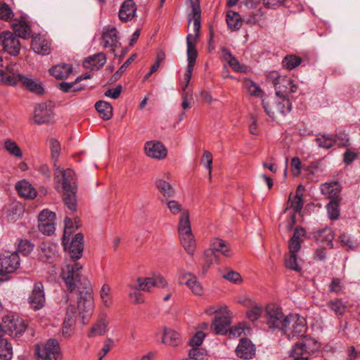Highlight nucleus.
<instances>
[{"label":"nucleus","mask_w":360,"mask_h":360,"mask_svg":"<svg viewBox=\"0 0 360 360\" xmlns=\"http://www.w3.org/2000/svg\"><path fill=\"white\" fill-rule=\"evenodd\" d=\"M34 248V244L27 239H20L17 250L15 252L21 253L24 256L28 255Z\"/></svg>","instance_id":"50"},{"label":"nucleus","mask_w":360,"mask_h":360,"mask_svg":"<svg viewBox=\"0 0 360 360\" xmlns=\"http://www.w3.org/2000/svg\"><path fill=\"white\" fill-rule=\"evenodd\" d=\"M293 347L303 354H313L320 349L321 343L309 335H305L302 342H296Z\"/></svg>","instance_id":"21"},{"label":"nucleus","mask_w":360,"mask_h":360,"mask_svg":"<svg viewBox=\"0 0 360 360\" xmlns=\"http://www.w3.org/2000/svg\"><path fill=\"white\" fill-rule=\"evenodd\" d=\"M179 280L181 283H184L195 295L202 294L203 288L195 275L180 271Z\"/></svg>","instance_id":"19"},{"label":"nucleus","mask_w":360,"mask_h":360,"mask_svg":"<svg viewBox=\"0 0 360 360\" xmlns=\"http://www.w3.org/2000/svg\"><path fill=\"white\" fill-rule=\"evenodd\" d=\"M108 322L105 319L99 320L91 328L90 333L89 334V337L96 336V335H103L106 330L108 327Z\"/></svg>","instance_id":"49"},{"label":"nucleus","mask_w":360,"mask_h":360,"mask_svg":"<svg viewBox=\"0 0 360 360\" xmlns=\"http://www.w3.org/2000/svg\"><path fill=\"white\" fill-rule=\"evenodd\" d=\"M64 223L65 227L62 240L63 244H65L67 238H70V235L72 233L75 229H77L80 226L79 220L75 219V222L74 224L72 219L68 217H65Z\"/></svg>","instance_id":"40"},{"label":"nucleus","mask_w":360,"mask_h":360,"mask_svg":"<svg viewBox=\"0 0 360 360\" xmlns=\"http://www.w3.org/2000/svg\"><path fill=\"white\" fill-rule=\"evenodd\" d=\"M13 30L17 37L27 39L30 37L31 28L28 21L20 20L12 25Z\"/></svg>","instance_id":"31"},{"label":"nucleus","mask_w":360,"mask_h":360,"mask_svg":"<svg viewBox=\"0 0 360 360\" xmlns=\"http://www.w3.org/2000/svg\"><path fill=\"white\" fill-rule=\"evenodd\" d=\"M192 232L190 222V215L188 210H184L181 212L179 225H178V233L179 235H183L184 233Z\"/></svg>","instance_id":"37"},{"label":"nucleus","mask_w":360,"mask_h":360,"mask_svg":"<svg viewBox=\"0 0 360 360\" xmlns=\"http://www.w3.org/2000/svg\"><path fill=\"white\" fill-rule=\"evenodd\" d=\"M226 23L232 31H237L242 26V18L238 13L230 10L226 13Z\"/></svg>","instance_id":"34"},{"label":"nucleus","mask_w":360,"mask_h":360,"mask_svg":"<svg viewBox=\"0 0 360 360\" xmlns=\"http://www.w3.org/2000/svg\"><path fill=\"white\" fill-rule=\"evenodd\" d=\"M62 174L63 202L72 212L77 210V185L73 170L68 169L60 172Z\"/></svg>","instance_id":"2"},{"label":"nucleus","mask_w":360,"mask_h":360,"mask_svg":"<svg viewBox=\"0 0 360 360\" xmlns=\"http://www.w3.org/2000/svg\"><path fill=\"white\" fill-rule=\"evenodd\" d=\"M136 57V54H132L122 65L121 67L113 74V75L110 79V83H114L116 81L119 80L122 74L126 71L127 68L129 65L134 60Z\"/></svg>","instance_id":"46"},{"label":"nucleus","mask_w":360,"mask_h":360,"mask_svg":"<svg viewBox=\"0 0 360 360\" xmlns=\"http://www.w3.org/2000/svg\"><path fill=\"white\" fill-rule=\"evenodd\" d=\"M327 306L335 313L338 316H342L346 310V306L343 302L340 299L330 300Z\"/></svg>","instance_id":"47"},{"label":"nucleus","mask_w":360,"mask_h":360,"mask_svg":"<svg viewBox=\"0 0 360 360\" xmlns=\"http://www.w3.org/2000/svg\"><path fill=\"white\" fill-rule=\"evenodd\" d=\"M136 6L134 0H125L121 4L119 11V18L122 22L132 20L136 12Z\"/></svg>","instance_id":"24"},{"label":"nucleus","mask_w":360,"mask_h":360,"mask_svg":"<svg viewBox=\"0 0 360 360\" xmlns=\"http://www.w3.org/2000/svg\"><path fill=\"white\" fill-rule=\"evenodd\" d=\"M263 309L262 307L255 304L247 311V317L252 321H256L262 314Z\"/></svg>","instance_id":"52"},{"label":"nucleus","mask_w":360,"mask_h":360,"mask_svg":"<svg viewBox=\"0 0 360 360\" xmlns=\"http://www.w3.org/2000/svg\"><path fill=\"white\" fill-rule=\"evenodd\" d=\"M154 185L166 200L174 197L175 194V189L172 187L170 183L166 180L161 178H157L154 181Z\"/></svg>","instance_id":"29"},{"label":"nucleus","mask_w":360,"mask_h":360,"mask_svg":"<svg viewBox=\"0 0 360 360\" xmlns=\"http://www.w3.org/2000/svg\"><path fill=\"white\" fill-rule=\"evenodd\" d=\"M100 117L104 120H109L112 117V106L107 101H98L95 104Z\"/></svg>","instance_id":"32"},{"label":"nucleus","mask_w":360,"mask_h":360,"mask_svg":"<svg viewBox=\"0 0 360 360\" xmlns=\"http://www.w3.org/2000/svg\"><path fill=\"white\" fill-rule=\"evenodd\" d=\"M297 84L291 77L283 76L278 83H276V96H285L290 97L292 93L297 91Z\"/></svg>","instance_id":"13"},{"label":"nucleus","mask_w":360,"mask_h":360,"mask_svg":"<svg viewBox=\"0 0 360 360\" xmlns=\"http://www.w3.org/2000/svg\"><path fill=\"white\" fill-rule=\"evenodd\" d=\"M245 86L248 91V92L254 96H259L262 93V89L256 84L254 82L251 80H248L245 82Z\"/></svg>","instance_id":"62"},{"label":"nucleus","mask_w":360,"mask_h":360,"mask_svg":"<svg viewBox=\"0 0 360 360\" xmlns=\"http://www.w3.org/2000/svg\"><path fill=\"white\" fill-rule=\"evenodd\" d=\"M137 285H130L129 288L135 290L149 291L151 288L155 286V283H154L153 277H139L137 278Z\"/></svg>","instance_id":"39"},{"label":"nucleus","mask_w":360,"mask_h":360,"mask_svg":"<svg viewBox=\"0 0 360 360\" xmlns=\"http://www.w3.org/2000/svg\"><path fill=\"white\" fill-rule=\"evenodd\" d=\"M50 147L51 157L53 160H56L60 153V144L56 139H52L50 141Z\"/></svg>","instance_id":"63"},{"label":"nucleus","mask_w":360,"mask_h":360,"mask_svg":"<svg viewBox=\"0 0 360 360\" xmlns=\"http://www.w3.org/2000/svg\"><path fill=\"white\" fill-rule=\"evenodd\" d=\"M102 43L104 48L110 47L111 52L115 53V48L119 44L118 32L115 27H105L101 36Z\"/></svg>","instance_id":"11"},{"label":"nucleus","mask_w":360,"mask_h":360,"mask_svg":"<svg viewBox=\"0 0 360 360\" xmlns=\"http://www.w3.org/2000/svg\"><path fill=\"white\" fill-rule=\"evenodd\" d=\"M191 8L193 18L188 17V24L193 20V28L195 34H188L186 37V46H188V42L195 44H196L200 31V18H201V8L199 0L191 1Z\"/></svg>","instance_id":"6"},{"label":"nucleus","mask_w":360,"mask_h":360,"mask_svg":"<svg viewBox=\"0 0 360 360\" xmlns=\"http://www.w3.org/2000/svg\"><path fill=\"white\" fill-rule=\"evenodd\" d=\"M315 141L319 148L330 149L337 143V139L332 134L319 133Z\"/></svg>","instance_id":"33"},{"label":"nucleus","mask_w":360,"mask_h":360,"mask_svg":"<svg viewBox=\"0 0 360 360\" xmlns=\"http://www.w3.org/2000/svg\"><path fill=\"white\" fill-rule=\"evenodd\" d=\"M38 228L41 233L47 236L52 235L55 231L54 222H38Z\"/></svg>","instance_id":"55"},{"label":"nucleus","mask_w":360,"mask_h":360,"mask_svg":"<svg viewBox=\"0 0 360 360\" xmlns=\"http://www.w3.org/2000/svg\"><path fill=\"white\" fill-rule=\"evenodd\" d=\"M105 63V54L100 52L86 58L83 61V66L86 69L97 71L103 68Z\"/></svg>","instance_id":"23"},{"label":"nucleus","mask_w":360,"mask_h":360,"mask_svg":"<svg viewBox=\"0 0 360 360\" xmlns=\"http://www.w3.org/2000/svg\"><path fill=\"white\" fill-rule=\"evenodd\" d=\"M15 188L18 194L27 199H33L37 195V192L35 188L26 181H20L15 185Z\"/></svg>","instance_id":"28"},{"label":"nucleus","mask_w":360,"mask_h":360,"mask_svg":"<svg viewBox=\"0 0 360 360\" xmlns=\"http://www.w3.org/2000/svg\"><path fill=\"white\" fill-rule=\"evenodd\" d=\"M262 107L265 112L272 120L275 119V114L278 112L283 116H286L292 110V103L290 97L285 96H276L262 100Z\"/></svg>","instance_id":"4"},{"label":"nucleus","mask_w":360,"mask_h":360,"mask_svg":"<svg viewBox=\"0 0 360 360\" xmlns=\"http://www.w3.org/2000/svg\"><path fill=\"white\" fill-rule=\"evenodd\" d=\"M210 249L218 253L221 252L225 257L231 255L229 249L226 247V242L219 238H214L211 240Z\"/></svg>","instance_id":"38"},{"label":"nucleus","mask_w":360,"mask_h":360,"mask_svg":"<svg viewBox=\"0 0 360 360\" xmlns=\"http://www.w3.org/2000/svg\"><path fill=\"white\" fill-rule=\"evenodd\" d=\"M290 323H292V330L289 334L290 338H304L305 336L304 334L308 330V326L304 318L298 314H290Z\"/></svg>","instance_id":"14"},{"label":"nucleus","mask_w":360,"mask_h":360,"mask_svg":"<svg viewBox=\"0 0 360 360\" xmlns=\"http://www.w3.org/2000/svg\"><path fill=\"white\" fill-rule=\"evenodd\" d=\"M56 214L48 210H42L38 217V222H54Z\"/></svg>","instance_id":"58"},{"label":"nucleus","mask_w":360,"mask_h":360,"mask_svg":"<svg viewBox=\"0 0 360 360\" xmlns=\"http://www.w3.org/2000/svg\"><path fill=\"white\" fill-rule=\"evenodd\" d=\"M144 149L147 156L157 160H162L167 155V149L158 141H147Z\"/></svg>","instance_id":"12"},{"label":"nucleus","mask_w":360,"mask_h":360,"mask_svg":"<svg viewBox=\"0 0 360 360\" xmlns=\"http://www.w3.org/2000/svg\"><path fill=\"white\" fill-rule=\"evenodd\" d=\"M6 334L15 338L20 337L27 328L25 321L18 316H9L3 319Z\"/></svg>","instance_id":"8"},{"label":"nucleus","mask_w":360,"mask_h":360,"mask_svg":"<svg viewBox=\"0 0 360 360\" xmlns=\"http://www.w3.org/2000/svg\"><path fill=\"white\" fill-rule=\"evenodd\" d=\"M13 356V347L6 339L0 338V357L4 360H10Z\"/></svg>","instance_id":"44"},{"label":"nucleus","mask_w":360,"mask_h":360,"mask_svg":"<svg viewBox=\"0 0 360 360\" xmlns=\"http://www.w3.org/2000/svg\"><path fill=\"white\" fill-rule=\"evenodd\" d=\"M342 191V186L338 181L326 182L321 185V192L327 198L341 200L340 195Z\"/></svg>","instance_id":"22"},{"label":"nucleus","mask_w":360,"mask_h":360,"mask_svg":"<svg viewBox=\"0 0 360 360\" xmlns=\"http://www.w3.org/2000/svg\"><path fill=\"white\" fill-rule=\"evenodd\" d=\"M76 79L72 82H62L59 83L57 87L63 93L77 92L84 89V86L77 85Z\"/></svg>","instance_id":"43"},{"label":"nucleus","mask_w":360,"mask_h":360,"mask_svg":"<svg viewBox=\"0 0 360 360\" xmlns=\"http://www.w3.org/2000/svg\"><path fill=\"white\" fill-rule=\"evenodd\" d=\"M29 302L32 308L39 310L44 306L45 296L44 285L41 282H35L30 296Z\"/></svg>","instance_id":"16"},{"label":"nucleus","mask_w":360,"mask_h":360,"mask_svg":"<svg viewBox=\"0 0 360 360\" xmlns=\"http://www.w3.org/2000/svg\"><path fill=\"white\" fill-rule=\"evenodd\" d=\"M18 78L22 87L27 91L37 95H42L44 94V89L41 83L36 82L32 78L24 75H18Z\"/></svg>","instance_id":"25"},{"label":"nucleus","mask_w":360,"mask_h":360,"mask_svg":"<svg viewBox=\"0 0 360 360\" xmlns=\"http://www.w3.org/2000/svg\"><path fill=\"white\" fill-rule=\"evenodd\" d=\"M20 257L18 252H6L0 255V269L5 275L11 274L20 266Z\"/></svg>","instance_id":"10"},{"label":"nucleus","mask_w":360,"mask_h":360,"mask_svg":"<svg viewBox=\"0 0 360 360\" xmlns=\"http://www.w3.org/2000/svg\"><path fill=\"white\" fill-rule=\"evenodd\" d=\"M202 162L204 164L205 167L209 170L210 179H211L212 169V155L210 151L205 150L203 153Z\"/></svg>","instance_id":"60"},{"label":"nucleus","mask_w":360,"mask_h":360,"mask_svg":"<svg viewBox=\"0 0 360 360\" xmlns=\"http://www.w3.org/2000/svg\"><path fill=\"white\" fill-rule=\"evenodd\" d=\"M264 316L270 329L286 334L290 324V314L285 316L281 307L271 304L266 307Z\"/></svg>","instance_id":"3"},{"label":"nucleus","mask_w":360,"mask_h":360,"mask_svg":"<svg viewBox=\"0 0 360 360\" xmlns=\"http://www.w3.org/2000/svg\"><path fill=\"white\" fill-rule=\"evenodd\" d=\"M14 16L11 8L5 2H0V18L8 21Z\"/></svg>","instance_id":"51"},{"label":"nucleus","mask_w":360,"mask_h":360,"mask_svg":"<svg viewBox=\"0 0 360 360\" xmlns=\"http://www.w3.org/2000/svg\"><path fill=\"white\" fill-rule=\"evenodd\" d=\"M256 352L255 345L246 338L240 340L236 349V354L240 359L248 360L252 359Z\"/></svg>","instance_id":"15"},{"label":"nucleus","mask_w":360,"mask_h":360,"mask_svg":"<svg viewBox=\"0 0 360 360\" xmlns=\"http://www.w3.org/2000/svg\"><path fill=\"white\" fill-rule=\"evenodd\" d=\"M302 58L296 55H287L282 61L283 67L288 70H292L298 67L302 63Z\"/></svg>","instance_id":"42"},{"label":"nucleus","mask_w":360,"mask_h":360,"mask_svg":"<svg viewBox=\"0 0 360 360\" xmlns=\"http://www.w3.org/2000/svg\"><path fill=\"white\" fill-rule=\"evenodd\" d=\"M30 46L37 54L46 56L50 53L51 49L48 41L37 36L32 38Z\"/></svg>","instance_id":"30"},{"label":"nucleus","mask_w":360,"mask_h":360,"mask_svg":"<svg viewBox=\"0 0 360 360\" xmlns=\"http://www.w3.org/2000/svg\"><path fill=\"white\" fill-rule=\"evenodd\" d=\"M0 39L4 51L11 56H16L20 50V43L18 38L10 31L0 34Z\"/></svg>","instance_id":"9"},{"label":"nucleus","mask_w":360,"mask_h":360,"mask_svg":"<svg viewBox=\"0 0 360 360\" xmlns=\"http://www.w3.org/2000/svg\"><path fill=\"white\" fill-rule=\"evenodd\" d=\"M82 265L76 262L73 265L67 264L60 274L68 290L79 295L77 310L83 323L88 322L94 309L92 288L89 280L83 276L80 271Z\"/></svg>","instance_id":"1"},{"label":"nucleus","mask_w":360,"mask_h":360,"mask_svg":"<svg viewBox=\"0 0 360 360\" xmlns=\"http://www.w3.org/2000/svg\"><path fill=\"white\" fill-rule=\"evenodd\" d=\"M49 72L57 79H65L72 73V66L67 63L58 64L50 68Z\"/></svg>","instance_id":"27"},{"label":"nucleus","mask_w":360,"mask_h":360,"mask_svg":"<svg viewBox=\"0 0 360 360\" xmlns=\"http://www.w3.org/2000/svg\"><path fill=\"white\" fill-rule=\"evenodd\" d=\"M311 237L322 245H326L331 248H333V240L335 234L332 229L325 227L317 230H314L311 233Z\"/></svg>","instance_id":"17"},{"label":"nucleus","mask_w":360,"mask_h":360,"mask_svg":"<svg viewBox=\"0 0 360 360\" xmlns=\"http://www.w3.org/2000/svg\"><path fill=\"white\" fill-rule=\"evenodd\" d=\"M37 251L38 259L44 263H53L58 256L57 247L48 243H42L37 249Z\"/></svg>","instance_id":"18"},{"label":"nucleus","mask_w":360,"mask_h":360,"mask_svg":"<svg viewBox=\"0 0 360 360\" xmlns=\"http://www.w3.org/2000/svg\"><path fill=\"white\" fill-rule=\"evenodd\" d=\"M205 336V333L201 330L196 332L189 340V345L192 348L198 347L202 345Z\"/></svg>","instance_id":"54"},{"label":"nucleus","mask_w":360,"mask_h":360,"mask_svg":"<svg viewBox=\"0 0 360 360\" xmlns=\"http://www.w3.org/2000/svg\"><path fill=\"white\" fill-rule=\"evenodd\" d=\"M162 342L175 347L180 343V334L176 331L165 328L164 329Z\"/></svg>","instance_id":"35"},{"label":"nucleus","mask_w":360,"mask_h":360,"mask_svg":"<svg viewBox=\"0 0 360 360\" xmlns=\"http://www.w3.org/2000/svg\"><path fill=\"white\" fill-rule=\"evenodd\" d=\"M302 194L297 193L294 199L291 201L290 207L293 210L295 213L301 212L303 207Z\"/></svg>","instance_id":"57"},{"label":"nucleus","mask_w":360,"mask_h":360,"mask_svg":"<svg viewBox=\"0 0 360 360\" xmlns=\"http://www.w3.org/2000/svg\"><path fill=\"white\" fill-rule=\"evenodd\" d=\"M340 201L339 199H333L326 205L329 218L332 220L338 219L340 216Z\"/></svg>","instance_id":"45"},{"label":"nucleus","mask_w":360,"mask_h":360,"mask_svg":"<svg viewBox=\"0 0 360 360\" xmlns=\"http://www.w3.org/2000/svg\"><path fill=\"white\" fill-rule=\"evenodd\" d=\"M188 355L191 359L203 360L208 354L205 349L197 347L190 349Z\"/></svg>","instance_id":"56"},{"label":"nucleus","mask_w":360,"mask_h":360,"mask_svg":"<svg viewBox=\"0 0 360 360\" xmlns=\"http://www.w3.org/2000/svg\"><path fill=\"white\" fill-rule=\"evenodd\" d=\"M305 170L311 174H314L315 173L321 172L323 170L321 162L320 161L311 162L305 169Z\"/></svg>","instance_id":"64"},{"label":"nucleus","mask_w":360,"mask_h":360,"mask_svg":"<svg viewBox=\"0 0 360 360\" xmlns=\"http://www.w3.org/2000/svg\"><path fill=\"white\" fill-rule=\"evenodd\" d=\"M181 243L189 255H193L195 250V240L192 232L184 233L179 236Z\"/></svg>","instance_id":"36"},{"label":"nucleus","mask_w":360,"mask_h":360,"mask_svg":"<svg viewBox=\"0 0 360 360\" xmlns=\"http://www.w3.org/2000/svg\"><path fill=\"white\" fill-rule=\"evenodd\" d=\"M231 325V319L229 316H223L215 317L212 321V330L217 335H225L228 332L229 327Z\"/></svg>","instance_id":"26"},{"label":"nucleus","mask_w":360,"mask_h":360,"mask_svg":"<svg viewBox=\"0 0 360 360\" xmlns=\"http://www.w3.org/2000/svg\"><path fill=\"white\" fill-rule=\"evenodd\" d=\"M70 238H67L65 244H63L64 250L68 253L72 260H77L82 257L84 250V235L78 233L75 235L69 243Z\"/></svg>","instance_id":"7"},{"label":"nucleus","mask_w":360,"mask_h":360,"mask_svg":"<svg viewBox=\"0 0 360 360\" xmlns=\"http://www.w3.org/2000/svg\"><path fill=\"white\" fill-rule=\"evenodd\" d=\"M5 148L11 155L17 158H21L22 155L20 148L14 141L6 140L5 141Z\"/></svg>","instance_id":"53"},{"label":"nucleus","mask_w":360,"mask_h":360,"mask_svg":"<svg viewBox=\"0 0 360 360\" xmlns=\"http://www.w3.org/2000/svg\"><path fill=\"white\" fill-rule=\"evenodd\" d=\"M37 360H57L60 356V347L56 339H49L46 343L35 348Z\"/></svg>","instance_id":"5"},{"label":"nucleus","mask_w":360,"mask_h":360,"mask_svg":"<svg viewBox=\"0 0 360 360\" xmlns=\"http://www.w3.org/2000/svg\"><path fill=\"white\" fill-rule=\"evenodd\" d=\"M53 117V112L46 103H39L35 107L33 116L35 124L40 125L49 123Z\"/></svg>","instance_id":"20"},{"label":"nucleus","mask_w":360,"mask_h":360,"mask_svg":"<svg viewBox=\"0 0 360 360\" xmlns=\"http://www.w3.org/2000/svg\"><path fill=\"white\" fill-rule=\"evenodd\" d=\"M340 240L342 246H343L347 250L354 251L360 248V243L345 233L340 235Z\"/></svg>","instance_id":"41"},{"label":"nucleus","mask_w":360,"mask_h":360,"mask_svg":"<svg viewBox=\"0 0 360 360\" xmlns=\"http://www.w3.org/2000/svg\"><path fill=\"white\" fill-rule=\"evenodd\" d=\"M75 319L71 318L64 319L63 326V334L65 337H70L75 326Z\"/></svg>","instance_id":"59"},{"label":"nucleus","mask_w":360,"mask_h":360,"mask_svg":"<svg viewBox=\"0 0 360 360\" xmlns=\"http://www.w3.org/2000/svg\"><path fill=\"white\" fill-rule=\"evenodd\" d=\"M297 253H290L285 256V266L286 268L295 271L297 272H301L302 269L297 264Z\"/></svg>","instance_id":"48"},{"label":"nucleus","mask_w":360,"mask_h":360,"mask_svg":"<svg viewBox=\"0 0 360 360\" xmlns=\"http://www.w3.org/2000/svg\"><path fill=\"white\" fill-rule=\"evenodd\" d=\"M167 207L172 214L176 215L182 212L181 205L176 200H166Z\"/></svg>","instance_id":"61"}]
</instances>
